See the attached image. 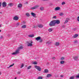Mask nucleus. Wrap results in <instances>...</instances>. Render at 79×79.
<instances>
[{"label":"nucleus","mask_w":79,"mask_h":79,"mask_svg":"<svg viewBox=\"0 0 79 79\" xmlns=\"http://www.w3.org/2000/svg\"><path fill=\"white\" fill-rule=\"evenodd\" d=\"M59 15L60 16H63V15H64V14L62 12L59 14Z\"/></svg>","instance_id":"obj_30"},{"label":"nucleus","mask_w":79,"mask_h":79,"mask_svg":"<svg viewBox=\"0 0 79 79\" xmlns=\"http://www.w3.org/2000/svg\"><path fill=\"white\" fill-rule=\"evenodd\" d=\"M38 79H42V77H38Z\"/></svg>","instance_id":"obj_33"},{"label":"nucleus","mask_w":79,"mask_h":79,"mask_svg":"<svg viewBox=\"0 0 79 79\" xmlns=\"http://www.w3.org/2000/svg\"><path fill=\"white\" fill-rule=\"evenodd\" d=\"M1 74V72H0V75Z\"/></svg>","instance_id":"obj_52"},{"label":"nucleus","mask_w":79,"mask_h":79,"mask_svg":"<svg viewBox=\"0 0 79 79\" xmlns=\"http://www.w3.org/2000/svg\"><path fill=\"white\" fill-rule=\"evenodd\" d=\"M60 60H64V57H61L60 58Z\"/></svg>","instance_id":"obj_31"},{"label":"nucleus","mask_w":79,"mask_h":79,"mask_svg":"<svg viewBox=\"0 0 79 79\" xmlns=\"http://www.w3.org/2000/svg\"><path fill=\"white\" fill-rule=\"evenodd\" d=\"M28 3V2H26V3Z\"/></svg>","instance_id":"obj_51"},{"label":"nucleus","mask_w":79,"mask_h":79,"mask_svg":"<svg viewBox=\"0 0 79 79\" xmlns=\"http://www.w3.org/2000/svg\"><path fill=\"white\" fill-rule=\"evenodd\" d=\"M26 16L27 17H29V16H30V15L29 13H26Z\"/></svg>","instance_id":"obj_24"},{"label":"nucleus","mask_w":79,"mask_h":79,"mask_svg":"<svg viewBox=\"0 0 79 79\" xmlns=\"http://www.w3.org/2000/svg\"><path fill=\"white\" fill-rule=\"evenodd\" d=\"M32 64H37V62L36 61H33L32 62Z\"/></svg>","instance_id":"obj_17"},{"label":"nucleus","mask_w":79,"mask_h":79,"mask_svg":"<svg viewBox=\"0 0 79 79\" xmlns=\"http://www.w3.org/2000/svg\"><path fill=\"white\" fill-rule=\"evenodd\" d=\"M76 43H77V40L75 41L74 44H76Z\"/></svg>","instance_id":"obj_38"},{"label":"nucleus","mask_w":79,"mask_h":79,"mask_svg":"<svg viewBox=\"0 0 79 79\" xmlns=\"http://www.w3.org/2000/svg\"><path fill=\"white\" fill-rule=\"evenodd\" d=\"M42 40H40V42H42Z\"/></svg>","instance_id":"obj_46"},{"label":"nucleus","mask_w":79,"mask_h":79,"mask_svg":"<svg viewBox=\"0 0 79 79\" xmlns=\"http://www.w3.org/2000/svg\"><path fill=\"white\" fill-rule=\"evenodd\" d=\"M55 45L56 46H57L58 45H60V43L58 42H56Z\"/></svg>","instance_id":"obj_19"},{"label":"nucleus","mask_w":79,"mask_h":79,"mask_svg":"<svg viewBox=\"0 0 79 79\" xmlns=\"http://www.w3.org/2000/svg\"><path fill=\"white\" fill-rule=\"evenodd\" d=\"M60 10V7H56L55 9V11H57L58 10Z\"/></svg>","instance_id":"obj_13"},{"label":"nucleus","mask_w":79,"mask_h":79,"mask_svg":"<svg viewBox=\"0 0 79 79\" xmlns=\"http://www.w3.org/2000/svg\"><path fill=\"white\" fill-rule=\"evenodd\" d=\"M44 73H48V70L47 69H45L44 71Z\"/></svg>","instance_id":"obj_16"},{"label":"nucleus","mask_w":79,"mask_h":79,"mask_svg":"<svg viewBox=\"0 0 79 79\" xmlns=\"http://www.w3.org/2000/svg\"><path fill=\"white\" fill-rule=\"evenodd\" d=\"M52 76V75L50 74H48L47 75V77H51Z\"/></svg>","instance_id":"obj_23"},{"label":"nucleus","mask_w":79,"mask_h":79,"mask_svg":"<svg viewBox=\"0 0 79 79\" xmlns=\"http://www.w3.org/2000/svg\"><path fill=\"white\" fill-rule=\"evenodd\" d=\"M18 74H21V72H18Z\"/></svg>","instance_id":"obj_44"},{"label":"nucleus","mask_w":79,"mask_h":79,"mask_svg":"<svg viewBox=\"0 0 79 79\" xmlns=\"http://www.w3.org/2000/svg\"><path fill=\"white\" fill-rule=\"evenodd\" d=\"M68 23V20H66L65 21L64 23L66 24V23Z\"/></svg>","instance_id":"obj_32"},{"label":"nucleus","mask_w":79,"mask_h":79,"mask_svg":"<svg viewBox=\"0 0 79 79\" xmlns=\"http://www.w3.org/2000/svg\"><path fill=\"white\" fill-rule=\"evenodd\" d=\"M64 63V61L62 60L60 61V64H63Z\"/></svg>","instance_id":"obj_22"},{"label":"nucleus","mask_w":79,"mask_h":79,"mask_svg":"<svg viewBox=\"0 0 79 79\" xmlns=\"http://www.w3.org/2000/svg\"><path fill=\"white\" fill-rule=\"evenodd\" d=\"M31 14L32 16H33V17H34V18H37V17L36 16V14H35L32 12L31 13Z\"/></svg>","instance_id":"obj_10"},{"label":"nucleus","mask_w":79,"mask_h":79,"mask_svg":"<svg viewBox=\"0 0 79 79\" xmlns=\"http://www.w3.org/2000/svg\"><path fill=\"white\" fill-rule=\"evenodd\" d=\"M76 78H79V74L78 75L76 76Z\"/></svg>","instance_id":"obj_37"},{"label":"nucleus","mask_w":79,"mask_h":79,"mask_svg":"<svg viewBox=\"0 0 79 79\" xmlns=\"http://www.w3.org/2000/svg\"><path fill=\"white\" fill-rule=\"evenodd\" d=\"M65 4V2H63L62 3V5H64Z\"/></svg>","instance_id":"obj_35"},{"label":"nucleus","mask_w":79,"mask_h":79,"mask_svg":"<svg viewBox=\"0 0 79 79\" xmlns=\"http://www.w3.org/2000/svg\"><path fill=\"white\" fill-rule=\"evenodd\" d=\"M14 5V3H10L8 4V6H13Z\"/></svg>","instance_id":"obj_12"},{"label":"nucleus","mask_w":79,"mask_h":79,"mask_svg":"<svg viewBox=\"0 0 79 79\" xmlns=\"http://www.w3.org/2000/svg\"><path fill=\"white\" fill-rule=\"evenodd\" d=\"M22 48H23V46L19 47L18 49L15 52L12 53V55H16V54H18V53H19V51L20 50H21V49H22Z\"/></svg>","instance_id":"obj_1"},{"label":"nucleus","mask_w":79,"mask_h":79,"mask_svg":"<svg viewBox=\"0 0 79 79\" xmlns=\"http://www.w3.org/2000/svg\"><path fill=\"white\" fill-rule=\"evenodd\" d=\"M1 4H2V3L1 2H0V8L1 7Z\"/></svg>","instance_id":"obj_47"},{"label":"nucleus","mask_w":79,"mask_h":79,"mask_svg":"<svg viewBox=\"0 0 79 79\" xmlns=\"http://www.w3.org/2000/svg\"><path fill=\"white\" fill-rule=\"evenodd\" d=\"M53 18H54V19H56V16H54L53 17Z\"/></svg>","instance_id":"obj_39"},{"label":"nucleus","mask_w":79,"mask_h":79,"mask_svg":"<svg viewBox=\"0 0 79 79\" xmlns=\"http://www.w3.org/2000/svg\"><path fill=\"white\" fill-rule=\"evenodd\" d=\"M63 76H63V75H60V77H63Z\"/></svg>","instance_id":"obj_43"},{"label":"nucleus","mask_w":79,"mask_h":79,"mask_svg":"<svg viewBox=\"0 0 79 79\" xmlns=\"http://www.w3.org/2000/svg\"><path fill=\"white\" fill-rule=\"evenodd\" d=\"M33 43V42L32 41H27V46L28 47H31L32 46V44Z\"/></svg>","instance_id":"obj_3"},{"label":"nucleus","mask_w":79,"mask_h":79,"mask_svg":"<svg viewBox=\"0 0 79 79\" xmlns=\"http://www.w3.org/2000/svg\"><path fill=\"white\" fill-rule=\"evenodd\" d=\"M34 36V35H28V37H33Z\"/></svg>","instance_id":"obj_18"},{"label":"nucleus","mask_w":79,"mask_h":79,"mask_svg":"<svg viewBox=\"0 0 79 79\" xmlns=\"http://www.w3.org/2000/svg\"><path fill=\"white\" fill-rule=\"evenodd\" d=\"M77 29L76 28H74L73 29V31H76V30Z\"/></svg>","instance_id":"obj_42"},{"label":"nucleus","mask_w":79,"mask_h":79,"mask_svg":"<svg viewBox=\"0 0 79 79\" xmlns=\"http://www.w3.org/2000/svg\"><path fill=\"white\" fill-rule=\"evenodd\" d=\"M74 59L75 60H77V58H78V57L77 56H74L73 57Z\"/></svg>","instance_id":"obj_21"},{"label":"nucleus","mask_w":79,"mask_h":79,"mask_svg":"<svg viewBox=\"0 0 79 79\" xmlns=\"http://www.w3.org/2000/svg\"><path fill=\"white\" fill-rule=\"evenodd\" d=\"M23 23H25V22H23Z\"/></svg>","instance_id":"obj_53"},{"label":"nucleus","mask_w":79,"mask_h":79,"mask_svg":"<svg viewBox=\"0 0 79 79\" xmlns=\"http://www.w3.org/2000/svg\"><path fill=\"white\" fill-rule=\"evenodd\" d=\"M23 66H24V64H22L21 65V68H22Z\"/></svg>","instance_id":"obj_36"},{"label":"nucleus","mask_w":79,"mask_h":79,"mask_svg":"<svg viewBox=\"0 0 79 79\" xmlns=\"http://www.w3.org/2000/svg\"><path fill=\"white\" fill-rule=\"evenodd\" d=\"M40 10H41V11H43V10H44V7H41L40 8Z\"/></svg>","instance_id":"obj_25"},{"label":"nucleus","mask_w":79,"mask_h":79,"mask_svg":"<svg viewBox=\"0 0 79 79\" xmlns=\"http://www.w3.org/2000/svg\"><path fill=\"white\" fill-rule=\"evenodd\" d=\"M26 25H24L22 26V28H26Z\"/></svg>","instance_id":"obj_27"},{"label":"nucleus","mask_w":79,"mask_h":79,"mask_svg":"<svg viewBox=\"0 0 79 79\" xmlns=\"http://www.w3.org/2000/svg\"><path fill=\"white\" fill-rule=\"evenodd\" d=\"M2 32V31L1 30H0V32Z\"/></svg>","instance_id":"obj_50"},{"label":"nucleus","mask_w":79,"mask_h":79,"mask_svg":"<svg viewBox=\"0 0 79 79\" xmlns=\"http://www.w3.org/2000/svg\"><path fill=\"white\" fill-rule=\"evenodd\" d=\"M0 39H3V36H1Z\"/></svg>","instance_id":"obj_45"},{"label":"nucleus","mask_w":79,"mask_h":79,"mask_svg":"<svg viewBox=\"0 0 79 79\" xmlns=\"http://www.w3.org/2000/svg\"><path fill=\"white\" fill-rule=\"evenodd\" d=\"M55 21V23L57 24H59L60 23V21L58 20H54Z\"/></svg>","instance_id":"obj_5"},{"label":"nucleus","mask_w":79,"mask_h":79,"mask_svg":"<svg viewBox=\"0 0 79 79\" xmlns=\"http://www.w3.org/2000/svg\"><path fill=\"white\" fill-rule=\"evenodd\" d=\"M78 36V35H77V34H76L74 36H73V38H77V37Z\"/></svg>","instance_id":"obj_15"},{"label":"nucleus","mask_w":79,"mask_h":79,"mask_svg":"<svg viewBox=\"0 0 79 79\" xmlns=\"http://www.w3.org/2000/svg\"><path fill=\"white\" fill-rule=\"evenodd\" d=\"M0 27H1V25H0Z\"/></svg>","instance_id":"obj_54"},{"label":"nucleus","mask_w":79,"mask_h":79,"mask_svg":"<svg viewBox=\"0 0 79 79\" xmlns=\"http://www.w3.org/2000/svg\"><path fill=\"white\" fill-rule=\"evenodd\" d=\"M41 39V37L40 36H39L35 38V40L38 41Z\"/></svg>","instance_id":"obj_11"},{"label":"nucleus","mask_w":79,"mask_h":79,"mask_svg":"<svg viewBox=\"0 0 79 79\" xmlns=\"http://www.w3.org/2000/svg\"><path fill=\"white\" fill-rule=\"evenodd\" d=\"M14 64H12L10 65L9 67H8L7 68L8 69V68H11V67L13 66H14Z\"/></svg>","instance_id":"obj_20"},{"label":"nucleus","mask_w":79,"mask_h":79,"mask_svg":"<svg viewBox=\"0 0 79 79\" xmlns=\"http://www.w3.org/2000/svg\"><path fill=\"white\" fill-rule=\"evenodd\" d=\"M22 6H23V5L21 4H18V7L19 8H21L22 7Z\"/></svg>","instance_id":"obj_14"},{"label":"nucleus","mask_w":79,"mask_h":79,"mask_svg":"<svg viewBox=\"0 0 79 79\" xmlns=\"http://www.w3.org/2000/svg\"><path fill=\"white\" fill-rule=\"evenodd\" d=\"M32 68V66H29L28 68L27 69H29L30 68Z\"/></svg>","instance_id":"obj_29"},{"label":"nucleus","mask_w":79,"mask_h":79,"mask_svg":"<svg viewBox=\"0 0 79 79\" xmlns=\"http://www.w3.org/2000/svg\"><path fill=\"white\" fill-rule=\"evenodd\" d=\"M44 0V1H46V0Z\"/></svg>","instance_id":"obj_48"},{"label":"nucleus","mask_w":79,"mask_h":79,"mask_svg":"<svg viewBox=\"0 0 79 79\" xmlns=\"http://www.w3.org/2000/svg\"><path fill=\"white\" fill-rule=\"evenodd\" d=\"M66 20L67 21H69V18H67V19H66Z\"/></svg>","instance_id":"obj_40"},{"label":"nucleus","mask_w":79,"mask_h":79,"mask_svg":"<svg viewBox=\"0 0 79 79\" xmlns=\"http://www.w3.org/2000/svg\"><path fill=\"white\" fill-rule=\"evenodd\" d=\"M70 79H74V76H72L70 77Z\"/></svg>","instance_id":"obj_28"},{"label":"nucleus","mask_w":79,"mask_h":79,"mask_svg":"<svg viewBox=\"0 0 79 79\" xmlns=\"http://www.w3.org/2000/svg\"><path fill=\"white\" fill-rule=\"evenodd\" d=\"M52 31H53V29H52V28H49L48 29L49 32H52Z\"/></svg>","instance_id":"obj_26"},{"label":"nucleus","mask_w":79,"mask_h":79,"mask_svg":"<svg viewBox=\"0 0 79 79\" xmlns=\"http://www.w3.org/2000/svg\"><path fill=\"white\" fill-rule=\"evenodd\" d=\"M37 26L40 28H42V27H44V25L42 24H38V25Z\"/></svg>","instance_id":"obj_9"},{"label":"nucleus","mask_w":79,"mask_h":79,"mask_svg":"<svg viewBox=\"0 0 79 79\" xmlns=\"http://www.w3.org/2000/svg\"><path fill=\"white\" fill-rule=\"evenodd\" d=\"M35 68L38 70L39 71H42V69H41V68H40V67L39 66L36 65L35 66Z\"/></svg>","instance_id":"obj_4"},{"label":"nucleus","mask_w":79,"mask_h":79,"mask_svg":"<svg viewBox=\"0 0 79 79\" xmlns=\"http://www.w3.org/2000/svg\"><path fill=\"white\" fill-rule=\"evenodd\" d=\"M19 25V22H18L17 23V26H18Z\"/></svg>","instance_id":"obj_34"},{"label":"nucleus","mask_w":79,"mask_h":79,"mask_svg":"<svg viewBox=\"0 0 79 79\" xmlns=\"http://www.w3.org/2000/svg\"><path fill=\"white\" fill-rule=\"evenodd\" d=\"M17 79V78L16 77H15V79Z\"/></svg>","instance_id":"obj_49"},{"label":"nucleus","mask_w":79,"mask_h":79,"mask_svg":"<svg viewBox=\"0 0 79 79\" xmlns=\"http://www.w3.org/2000/svg\"><path fill=\"white\" fill-rule=\"evenodd\" d=\"M56 25L55 20L51 21L49 24V25L50 26H55Z\"/></svg>","instance_id":"obj_2"},{"label":"nucleus","mask_w":79,"mask_h":79,"mask_svg":"<svg viewBox=\"0 0 79 79\" xmlns=\"http://www.w3.org/2000/svg\"><path fill=\"white\" fill-rule=\"evenodd\" d=\"M52 60H55L56 58L55 57H53L52 58Z\"/></svg>","instance_id":"obj_41"},{"label":"nucleus","mask_w":79,"mask_h":79,"mask_svg":"<svg viewBox=\"0 0 79 79\" xmlns=\"http://www.w3.org/2000/svg\"><path fill=\"white\" fill-rule=\"evenodd\" d=\"M19 19V17H18L17 16H15L13 18V19L15 21H17V20H18Z\"/></svg>","instance_id":"obj_6"},{"label":"nucleus","mask_w":79,"mask_h":79,"mask_svg":"<svg viewBox=\"0 0 79 79\" xmlns=\"http://www.w3.org/2000/svg\"><path fill=\"white\" fill-rule=\"evenodd\" d=\"M2 5L3 7H5L6 6V3L5 2H3L2 3Z\"/></svg>","instance_id":"obj_7"},{"label":"nucleus","mask_w":79,"mask_h":79,"mask_svg":"<svg viewBox=\"0 0 79 79\" xmlns=\"http://www.w3.org/2000/svg\"><path fill=\"white\" fill-rule=\"evenodd\" d=\"M39 6H35L34 7H31V10H34V9H36V8H38V7H39Z\"/></svg>","instance_id":"obj_8"}]
</instances>
